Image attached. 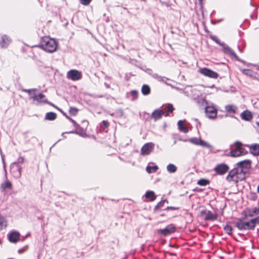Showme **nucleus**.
<instances>
[{
	"label": "nucleus",
	"mask_w": 259,
	"mask_h": 259,
	"mask_svg": "<svg viewBox=\"0 0 259 259\" xmlns=\"http://www.w3.org/2000/svg\"><path fill=\"white\" fill-rule=\"evenodd\" d=\"M104 85L107 89H109L110 88V84L106 82L104 83Z\"/></svg>",
	"instance_id": "obj_56"
},
{
	"label": "nucleus",
	"mask_w": 259,
	"mask_h": 259,
	"mask_svg": "<svg viewBox=\"0 0 259 259\" xmlns=\"http://www.w3.org/2000/svg\"><path fill=\"white\" fill-rule=\"evenodd\" d=\"M158 169V167L157 165L154 166H147L146 167V171L148 173L151 174L152 172H156Z\"/></svg>",
	"instance_id": "obj_27"
},
{
	"label": "nucleus",
	"mask_w": 259,
	"mask_h": 259,
	"mask_svg": "<svg viewBox=\"0 0 259 259\" xmlns=\"http://www.w3.org/2000/svg\"><path fill=\"white\" fill-rule=\"evenodd\" d=\"M183 92H184V93L186 95H187V96H189V92H188V91H184Z\"/></svg>",
	"instance_id": "obj_59"
},
{
	"label": "nucleus",
	"mask_w": 259,
	"mask_h": 259,
	"mask_svg": "<svg viewBox=\"0 0 259 259\" xmlns=\"http://www.w3.org/2000/svg\"><path fill=\"white\" fill-rule=\"evenodd\" d=\"M229 167L225 163L217 164L214 168V170L219 175H223L228 171Z\"/></svg>",
	"instance_id": "obj_12"
},
{
	"label": "nucleus",
	"mask_w": 259,
	"mask_h": 259,
	"mask_svg": "<svg viewBox=\"0 0 259 259\" xmlns=\"http://www.w3.org/2000/svg\"><path fill=\"white\" fill-rule=\"evenodd\" d=\"M55 108L59 110L63 114V115L66 117V118L69 120L73 123V126H74V127H75L76 129H77L80 127L79 125L74 120H73L72 118L68 116L66 114V113H65L62 110H61V109L56 106L55 107Z\"/></svg>",
	"instance_id": "obj_19"
},
{
	"label": "nucleus",
	"mask_w": 259,
	"mask_h": 259,
	"mask_svg": "<svg viewBox=\"0 0 259 259\" xmlns=\"http://www.w3.org/2000/svg\"><path fill=\"white\" fill-rule=\"evenodd\" d=\"M162 107L154 110L151 115V118L153 119L155 121L160 119L161 118L162 115L165 116H168L167 113H165L162 111L161 109Z\"/></svg>",
	"instance_id": "obj_13"
},
{
	"label": "nucleus",
	"mask_w": 259,
	"mask_h": 259,
	"mask_svg": "<svg viewBox=\"0 0 259 259\" xmlns=\"http://www.w3.org/2000/svg\"><path fill=\"white\" fill-rule=\"evenodd\" d=\"M20 240V234L17 232V242Z\"/></svg>",
	"instance_id": "obj_57"
},
{
	"label": "nucleus",
	"mask_w": 259,
	"mask_h": 259,
	"mask_svg": "<svg viewBox=\"0 0 259 259\" xmlns=\"http://www.w3.org/2000/svg\"><path fill=\"white\" fill-rule=\"evenodd\" d=\"M131 94L133 96V100L136 99L138 97V92L136 90H133L131 92Z\"/></svg>",
	"instance_id": "obj_42"
},
{
	"label": "nucleus",
	"mask_w": 259,
	"mask_h": 259,
	"mask_svg": "<svg viewBox=\"0 0 259 259\" xmlns=\"http://www.w3.org/2000/svg\"><path fill=\"white\" fill-rule=\"evenodd\" d=\"M201 215L205 214L204 220L206 221H213L217 219L218 215L217 213H212L210 210L206 209L202 210L200 212Z\"/></svg>",
	"instance_id": "obj_8"
},
{
	"label": "nucleus",
	"mask_w": 259,
	"mask_h": 259,
	"mask_svg": "<svg viewBox=\"0 0 259 259\" xmlns=\"http://www.w3.org/2000/svg\"><path fill=\"white\" fill-rule=\"evenodd\" d=\"M220 46L223 48V51L225 54L237 58L238 57L235 53L226 44L222 42Z\"/></svg>",
	"instance_id": "obj_14"
},
{
	"label": "nucleus",
	"mask_w": 259,
	"mask_h": 259,
	"mask_svg": "<svg viewBox=\"0 0 259 259\" xmlns=\"http://www.w3.org/2000/svg\"><path fill=\"white\" fill-rule=\"evenodd\" d=\"M199 145L201 146H202L203 147H206V148H211V146L210 145H209L206 141H203V140H202L201 139L200 140V141Z\"/></svg>",
	"instance_id": "obj_35"
},
{
	"label": "nucleus",
	"mask_w": 259,
	"mask_h": 259,
	"mask_svg": "<svg viewBox=\"0 0 259 259\" xmlns=\"http://www.w3.org/2000/svg\"><path fill=\"white\" fill-rule=\"evenodd\" d=\"M198 103L201 106H206V105H208V103L206 99L202 97L199 98Z\"/></svg>",
	"instance_id": "obj_33"
},
{
	"label": "nucleus",
	"mask_w": 259,
	"mask_h": 259,
	"mask_svg": "<svg viewBox=\"0 0 259 259\" xmlns=\"http://www.w3.org/2000/svg\"><path fill=\"white\" fill-rule=\"evenodd\" d=\"M28 247V246L26 245L24 247H23V248L19 249L18 250V252L20 254H22L27 250Z\"/></svg>",
	"instance_id": "obj_44"
},
{
	"label": "nucleus",
	"mask_w": 259,
	"mask_h": 259,
	"mask_svg": "<svg viewBox=\"0 0 259 259\" xmlns=\"http://www.w3.org/2000/svg\"><path fill=\"white\" fill-rule=\"evenodd\" d=\"M5 38H6V36H3L2 37L1 41H0V47L4 48V47H5V45L4 44V42L5 41Z\"/></svg>",
	"instance_id": "obj_48"
},
{
	"label": "nucleus",
	"mask_w": 259,
	"mask_h": 259,
	"mask_svg": "<svg viewBox=\"0 0 259 259\" xmlns=\"http://www.w3.org/2000/svg\"><path fill=\"white\" fill-rule=\"evenodd\" d=\"M257 191L259 193V185H258L257 188Z\"/></svg>",
	"instance_id": "obj_64"
},
{
	"label": "nucleus",
	"mask_w": 259,
	"mask_h": 259,
	"mask_svg": "<svg viewBox=\"0 0 259 259\" xmlns=\"http://www.w3.org/2000/svg\"><path fill=\"white\" fill-rule=\"evenodd\" d=\"M210 183L209 181L205 179H201L198 181L197 184L201 186H205L209 184Z\"/></svg>",
	"instance_id": "obj_28"
},
{
	"label": "nucleus",
	"mask_w": 259,
	"mask_h": 259,
	"mask_svg": "<svg viewBox=\"0 0 259 259\" xmlns=\"http://www.w3.org/2000/svg\"><path fill=\"white\" fill-rule=\"evenodd\" d=\"M152 76L154 78L157 79L158 81H162V82L164 81V79L166 78L164 77H162V76L159 75L157 73H154L153 74H152Z\"/></svg>",
	"instance_id": "obj_34"
},
{
	"label": "nucleus",
	"mask_w": 259,
	"mask_h": 259,
	"mask_svg": "<svg viewBox=\"0 0 259 259\" xmlns=\"http://www.w3.org/2000/svg\"><path fill=\"white\" fill-rule=\"evenodd\" d=\"M245 179V174L238 173L236 169H232L229 171L226 180L228 182H234L237 183L239 181H242Z\"/></svg>",
	"instance_id": "obj_4"
},
{
	"label": "nucleus",
	"mask_w": 259,
	"mask_h": 259,
	"mask_svg": "<svg viewBox=\"0 0 259 259\" xmlns=\"http://www.w3.org/2000/svg\"><path fill=\"white\" fill-rule=\"evenodd\" d=\"M24 161V158L22 157H20L17 159V163H22Z\"/></svg>",
	"instance_id": "obj_53"
},
{
	"label": "nucleus",
	"mask_w": 259,
	"mask_h": 259,
	"mask_svg": "<svg viewBox=\"0 0 259 259\" xmlns=\"http://www.w3.org/2000/svg\"><path fill=\"white\" fill-rule=\"evenodd\" d=\"M7 226V222L3 217H0V230L5 228Z\"/></svg>",
	"instance_id": "obj_30"
},
{
	"label": "nucleus",
	"mask_w": 259,
	"mask_h": 259,
	"mask_svg": "<svg viewBox=\"0 0 259 259\" xmlns=\"http://www.w3.org/2000/svg\"><path fill=\"white\" fill-rule=\"evenodd\" d=\"M142 93L144 95H148L150 93V88L149 85L147 84H144L141 89Z\"/></svg>",
	"instance_id": "obj_26"
},
{
	"label": "nucleus",
	"mask_w": 259,
	"mask_h": 259,
	"mask_svg": "<svg viewBox=\"0 0 259 259\" xmlns=\"http://www.w3.org/2000/svg\"><path fill=\"white\" fill-rule=\"evenodd\" d=\"M57 117V115L55 113L53 112H49L46 114L45 119L47 120L53 121Z\"/></svg>",
	"instance_id": "obj_22"
},
{
	"label": "nucleus",
	"mask_w": 259,
	"mask_h": 259,
	"mask_svg": "<svg viewBox=\"0 0 259 259\" xmlns=\"http://www.w3.org/2000/svg\"><path fill=\"white\" fill-rule=\"evenodd\" d=\"M206 116L209 118H214L217 115V109L213 105H207L204 107Z\"/></svg>",
	"instance_id": "obj_5"
},
{
	"label": "nucleus",
	"mask_w": 259,
	"mask_h": 259,
	"mask_svg": "<svg viewBox=\"0 0 259 259\" xmlns=\"http://www.w3.org/2000/svg\"><path fill=\"white\" fill-rule=\"evenodd\" d=\"M225 109L228 113L235 114L238 112V108L235 105L229 104L225 106Z\"/></svg>",
	"instance_id": "obj_18"
},
{
	"label": "nucleus",
	"mask_w": 259,
	"mask_h": 259,
	"mask_svg": "<svg viewBox=\"0 0 259 259\" xmlns=\"http://www.w3.org/2000/svg\"><path fill=\"white\" fill-rule=\"evenodd\" d=\"M198 1H199V3L200 5L201 6H202V1H203V0H198Z\"/></svg>",
	"instance_id": "obj_63"
},
{
	"label": "nucleus",
	"mask_w": 259,
	"mask_h": 259,
	"mask_svg": "<svg viewBox=\"0 0 259 259\" xmlns=\"http://www.w3.org/2000/svg\"><path fill=\"white\" fill-rule=\"evenodd\" d=\"M108 126H109V123L108 121L103 120L102 122L101 126L103 127L104 128L108 127Z\"/></svg>",
	"instance_id": "obj_47"
},
{
	"label": "nucleus",
	"mask_w": 259,
	"mask_h": 259,
	"mask_svg": "<svg viewBox=\"0 0 259 259\" xmlns=\"http://www.w3.org/2000/svg\"><path fill=\"white\" fill-rule=\"evenodd\" d=\"M67 77L68 79L73 81L80 79L82 77L81 72L75 69L69 70L67 73Z\"/></svg>",
	"instance_id": "obj_6"
},
{
	"label": "nucleus",
	"mask_w": 259,
	"mask_h": 259,
	"mask_svg": "<svg viewBox=\"0 0 259 259\" xmlns=\"http://www.w3.org/2000/svg\"><path fill=\"white\" fill-rule=\"evenodd\" d=\"M251 222L255 228L256 224H259V217L251 219Z\"/></svg>",
	"instance_id": "obj_41"
},
{
	"label": "nucleus",
	"mask_w": 259,
	"mask_h": 259,
	"mask_svg": "<svg viewBox=\"0 0 259 259\" xmlns=\"http://www.w3.org/2000/svg\"><path fill=\"white\" fill-rule=\"evenodd\" d=\"M224 230L225 231V232L228 234V235H232V231H233V228L229 225H226L224 228Z\"/></svg>",
	"instance_id": "obj_31"
},
{
	"label": "nucleus",
	"mask_w": 259,
	"mask_h": 259,
	"mask_svg": "<svg viewBox=\"0 0 259 259\" xmlns=\"http://www.w3.org/2000/svg\"><path fill=\"white\" fill-rule=\"evenodd\" d=\"M17 169H18V170L19 171V175L20 176L21 175V167H19L18 166H17Z\"/></svg>",
	"instance_id": "obj_60"
},
{
	"label": "nucleus",
	"mask_w": 259,
	"mask_h": 259,
	"mask_svg": "<svg viewBox=\"0 0 259 259\" xmlns=\"http://www.w3.org/2000/svg\"><path fill=\"white\" fill-rule=\"evenodd\" d=\"M162 110V111L164 113H167L168 116L169 115V113L172 112L173 111L175 110L174 107H173V105L171 104H167L163 109H161Z\"/></svg>",
	"instance_id": "obj_21"
},
{
	"label": "nucleus",
	"mask_w": 259,
	"mask_h": 259,
	"mask_svg": "<svg viewBox=\"0 0 259 259\" xmlns=\"http://www.w3.org/2000/svg\"><path fill=\"white\" fill-rule=\"evenodd\" d=\"M39 47L48 53H53L56 51L57 42L53 38L44 37L41 38Z\"/></svg>",
	"instance_id": "obj_1"
},
{
	"label": "nucleus",
	"mask_w": 259,
	"mask_h": 259,
	"mask_svg": "<svg viewBox=\"0 0 259 259\" xmlns=\"http://www.w3.org/2000/svg\"><path fill=\"white\" fill-rule=\"evenodd\" d=\"M12 187V184L11 183L7 181L5 183H4L1 185V189L3 190H5L6 189H10Z\"/></svg>",
	"instance_id": "obj_29"
},
{
	"label": "nucleus",
	"mask_w": 259,
	"mask_h": 259,
	"mask_svg": "<svg viewBox=\"0 0 259 259\" xmlns=\"http://www.w3.org/2000/svg\"><path fill=\"white\" fill-rule=\"evenodd\" d=\"M30 233H28L25 237H23V238L22 239V241L24 240V239H25V238L30 236Z\"/></svg>",
	"instance_id": "obj_58"
},
{
	"label": "nucleus",
	"mask_w": 259,
	"mask_h": 259,
	"mask_svg": "<svg viewBox=\"0 0 259 259\" xmlns=\"http://www.w3.org/2000/svg\"><path fill=\"white\" fill-rule=\"evenodd\" d=\"M234 144L236 146V148L232 149L230 153L227 154V156L233 157L240 156V146L242 145V143L239 141H236Z\"/></svg>",
	"instance_id": "obj_9"
},
{
	"label": "nucleus",
	"mask_w": 259,
	"mask_h": 259,
	"mask_svg": "<svg viewBox=\"0 0 259 259\" xmlns=\"http://www.w3.org/2000/svg\"><path fill=\"white\" fill-rule=\"evenodd\" d=\"M145 197L151 201H153L156 199V195L153 191H147L145 194Z\"/></svg>",
	"instance_id": "obj_20"
},
{
	"label": "nucleus",
	"mask_w": 259,
	"mask_h": 259,
	"mask_svg": "<svg viewBox=\"0 0 259 259\" xmlns=\"http://www.w3.org/2000/svg\"><path fill=\"white\" fill-rule=\"evenodd\" d=\"M179 208L178 207H173V206H167L165 210H178Z\"/></svg>",
	"instance_id": "obj_49"
},
{
	"label": "nucleus",
	"mask_w": 259,
	"mask_h": 259,
	"mask_svg": "<svg viewBox=\"0 0 259 259\" xmlns=\"http://www.w3.org/2000/svg\"><path fill=\"white\" fill-rule=\"evenodd\" d=\"M190 92L192 93H194V95H196L197 97H198L200 94V92L199 91L196 89H191Z\"/></svg>",
	"instance_id": "obj_43"
},
{
	"label": "nucleus",
	"mask_w": 259,
	"mask_h": 259,
	"mask_svg": "<svg viewBox=\"0 0 259 259\" xmlns=\"http://www.w3.org/2000/svg\"><path fill=\"white\" fill-rule=\"evenodd\" d=\"M242 72L243 74L249 76H252V71L250 69H243L242 70Z\"/></svg>",
	"instance_id": "obj_37"
},
{
	"label": "nucleus",
	"mask_w": 259,
	"mask_h": 259,
	"mask_svg": "<svg viewBox=\"0 0 259 259\" xmlns=\"http://www.w3.org/2000/svg\"><path fill=\"white\" fill-rule=\"evenodd\" d=\"M154 144L152 143H147L144 145L141 150V154L142 155H149L154 149Z\"/></svg>",
	"instance_id": "obj_11"
},
{
	"label": "nucleus",
	"mask_w": 259,
	"mask_h": 259,
	"mask_svg": "<svg viewBox=\"0 0 259 259\" xmlns=\"http://www.w3.org/2000/svg\"><path fill=\"white\" fill-rule=\"evenodd\" d=\"M251 161L249 159L240 161L237 163V165L245 170H248L251 167Z\"/></svg>",
	"instance_id": "obj_17"
},
{
	"label": "nucleus",
	"mask_w": 259,
	"mask_h": 259,
	"mask_svg": "<svg viewBox=\"0 0 259 259\" xmlns=\"http://www.w3.org/2000/svg\"><path fill=\"white\" fill-rule=\"evenodd\" d=\"M167 171L170 173H175L177 170V167L174 164L170 163L166 166Z\"/></svg>",
	"instance_id": "obj_23"
},
{
	"label": "nucleus",
	"mask_w": 259,
	"mask_h": 259,
	"mask_svg": "<svg viewBox=\"0 0 259 259\" xmlns=\"http://www.w3.org/2000/svg\"><path fill=\"white\" fill-rule=\"evenodd\" d=\"M246 147L249 149L250 153L253 156H259V144H254L251 145H245Z\"/></svg>",
	"instance_id": "obj_15"
},
{
	"label": "nucleus",
	"mask_w": 259,
	"mask_h": 259,
	"mask_svg": "<svg viewBox=\"0 0 259 259\" xmlns=\"http://www.w3.org/2000/svg\"><path fill=\"white\" fill-rule=\"evenodd\" d=\"M250 5L251 6H252V7H255L254 5V4H253V3H252V0H250Z\"/></svg>",
	"instance_id": "obj_61"
},
{
	"label": "nucleus",
	"mask_w": 259,
	"mask_h": 259,
	"mask_svg": "<svg viewBox=\"0 0 259 259\" xmlns=\"http://www.w3.org/2000/svg\"><path fill=\"white\" fill-rule=\"evenodd\" d=\"M78 112V109L74 107H70V109L69 110V113L73 116H75L77 114Z\"/></svg>",
	"instance_id": "obj_32"
},
{
	"label": "nucleus",
	"mask_w": 259,
	"mask_h": 259,
	"mask_svg": "<svg viewBox=\"0 0 259 259\" xmlns=\"http://www.w3.org/2000/svg\"><path fill=\"white\" fill-rule=\"evenodd\" d=\"M165 202H167L166 200H163L160 201L159 203H158L157 205L155 206V210L158 209L162 207Z\"/></svg>",
	"instance_id": "obj_38"
},
{
	"label": "nucleus",
	"mask_w": 259,
	"mask_h": 259,
	"mask_svg": "<svg viewBox=\"0 0 259 259\" xmlns=\"http://www.w3.org/2000/svg\"><path fill=\"white\" fill-rule=\"evenodd\" d=\"M233 169H236V171H237V172H238V173H242V174L246 175V174L247 172V170H245V169L242 168L238 166V167L234 168Z\"/></svg>",
	"instance_id": "obj_39"
},
{
	"label": "nucleus",
	"mask_w": 259,
	"mask_h": 259,
	"mask_svg": "<svg viewBox=\"0 0 259 259\" xmlns=\"http://www.w3.org/2000/svg\"><path fill=\"white\" fill-rule=\"evenodd\" d=\"M146 72L149 74V75H151L152 76V74H153L154 73H153V71L152 70V69H147L146 70Z\"/></svg>",
	"instance_id": "obj_52"
},
{
	"label": "nucleus",
	"mask_w": 259,
	"mask_h": 259,
	"mask_svg": "<svg viewBox=\"0 0 259 259\" xmlns=\"http://www.w3.org/2000/svg\"><path fill=\"white\" fill-rule=\"evenodd\" d=\"M178 126L181 132L184 133H187L188 132V128L184 125L183 121L182 120H179L178 122Z\"/></svg>",
	"instance_id": "obj_24"
},
{
	"label": "nucleus",
	"mask_w": 259,
	"mask_h": 259,
	"mask_svg": "<svg viewBox=\"0 0 259 259\" xmlns=\"http://www.w3.org/2000/svg\"><path fill=\"white\" fill-rule=\"evenodd\" d=\"M91 1L92 0H80V3L84 6H88L90 4Z\"/></svg>",
	"instance_id": "obj_45"
},
{
	"label": "nucleus",
	"mask_w": 259,
	"mask_h": 259,
	"mask_svg": "<svg viewBox=\"0 0 259 259\" xmlns=\"http://www.w3.org/2000/svg\"><path fill=\"white\" fill-rule=\"evenodd\" d=\"M210 38L219 45L222 44V42L215 35H210Z\"/></svg>",
	"instance_id": "obj_40"
},
{
	"label": "nucleus",
	"mask_w": 259,
	"mask_h": 259,
	"mask_svg": "<svg viewBox=\"0 0 259 259\" xmlns=\"http://www.w3.org/2000/svg\"><path fill=\"white\" fill-rule=\"evenodd\" d=\"M199 72L204 76L211 78H217L219 76L218 73L207 68H202L200 69Z\"/></svg>",
	"instance_id": "obj_10"
},
{
	"label": "nucleus",
	"mask_w": 259,
	"mask_h": 259,
	"mask_svg": "<svg viewBox=\"0 0 259 259\" xmlns=\"http://www.w3.org/2000/svg\"><path fill=\"white\" fill-rule=\"evenodd\" d=\"M235 227L240 231L242 230H254L255 229L251 220L245 221V218H239L236 221L232 223Z\"/></svg>",
	"instance_id": "obj_3"
},
{
	"label": "nucleus",
	"mask_w": 259,
	"mask_h": 259,
	"mask_svg": "<svg viewBox=\"0 0 259 259\" xmlns=\"http://www.w3.org/2000/svg\"><path fill=\"white\" fill-rule=\"evenodd\" d=\"M93 97H95V98H101L104 97V96L102 95H94Z\"/></svg>",
	"instance_id": "obj_55"
},
{
	"label": "nucleus",
	"mask_w": 259,
	"mask_h": 259,
	"mask_svg": "<svg viewBox=\"0 0 259 259\" xmlns=\"http://www.w3.org/2000/svg\"><path fill=\"white\" fill-rule=\"evenodd\" d=\"M176 228L173 224L167 225L165 228L158 230V233L161 235L166 236L176 231Z\"/></svg>",
	"instance_id": "obj_7"
},
{
	"label": "nucleus",
	"mask_w": 259,
	"mask_h": 259,
	"mask_svg": "<svg viewBox=\"0 0 259 259\" xmlns=\"http://www.w3.org/2000/svg\"><path fill=\"white\" fill-rule=\"evenodd\" d=\"M240 117L243 120L250 121L253 118V115L251 111L246 110L240 114Z\"/></svg>",
	"instance_id": "obj_16"
},
{
	"label": "nucleus",
	"mask_w": 259,
	"mask_h": 259,
	"mask_svg": "<svg viewBox=\"0 0 259 259\" xmlns=\"http://www.w3.org/2000/svg\"><path fill=\"white\" fill-rule=\"evenodd\" d=\"M253 213H255V214H259V207L258 208L255 207L253 209Z\"/></svg>",
	"instance_id": "obj_51"
},
{
	"label": "nucleus",
	"mask_w": 259,
	"mask_h": 259,
	"mask_svg": "<svg viewBox=\"0 0 259 259\" xmlns=\"http://www.w3.org/2000/svg\"><path fill=\"white\" fill-rule=\"evenodd\" d=\"M201 139L197 138H192L189 140L190 142L195 145H199Z\"/></svg>",
	"instance_id": "obj_36"
},
{
	"label": "nucleus",
	"mask_w": 259,
	"mask_h": 259,
	"mask_svg": "<svg viewBox=\"0 0 259 259\" xmlns=\"http://www.w3.org/2000/svg\"><path fill=\"white\" fill-rule=\"evenodd\" d=\"M8 239L10 242L13 243L16 242V231H13L8 235Z\"/></svg>",
	"instance_id": "obj_25"
},
{
	"label": "nucleus",
	"mask_w": 259,
	"mask_h": 259,
	"mask_svg": "<svg viewBox=\"0 0 259 259\" xmlns=\"http://www.w3.org/2000/svg\"><path fill=\"white\" fill-rule=\"evenodd\" d=\"M248 153V151L245 149L244 148L241 147L240 146V155H244Z\"/></svg>",
	"instance_id": "obj_46"
},
{
	"label": "nucleus",
	"mask_w": 259,
	"mask_h": 259,
	"mask_svg": "<svg viewBox=\"0 0 259 259\" xmlns=\"http://www.w3.org/2000/svg\"><path fill=\"white\" fill-rule=\"evenodd\" d=\"M250 18L252 19H257V14H251L250 15Z\"/></svg>",
	"instance_id": "obj_54"
},
{
	"label": "nucleus",
	"mask_w": 259,
	"mask_h": 259,
	"mask_svg": "<svg viewBox=\"0 0 259 259\" xmlns=\"http://www.w3.org/2000/svg\"><path fill=\"white\" fill-rule=\"evenodd\" d=\"M65 134H76L79 135H81V134H79L78 132L77 131H70L68 132H64L62 133V136H63Z\"/></svg>",
	"instance_id": "obj_50"
},
{
	"label": "nucleus",
	"mask_w": 259,
	"mask_h": 259,
	"mask_svg": "<svg viewBox=\"0 0 259 259\" xmlns=\"http://www.w3.org/2000/svg\"><path fill=\"white\" fill-rule=\"evenodd\" d=\"M36 90H37L36 89L22 90L23 91L28 93L30 99H32L33 101L36 102V103H35V104L39 105L41 103H45L55 107H56L53 103L49 102L47 99H45V96L43 94L39 93L38 94H36L35 92Z\"/></svg>",
	"instance_id": "obj_2"
},
{
	"label": "nucleus",
	"mask_w": 259,
	"mask_h": 259,
	"mask_svg": "<svg viewBox=\"0 0 259 259\" xmlns=\"http://www.w3.org/2000/svg\"><path fill=\"white\" fill-rule=\"evenodd\" d=\"M254 214H255V213H253V211L251 212V213H250L249 214V217H253Z\"/></svg>",
	"instance_id": "obj_62"
}]
</instances>
